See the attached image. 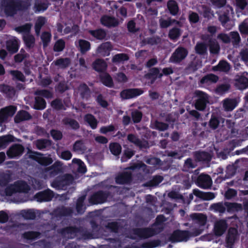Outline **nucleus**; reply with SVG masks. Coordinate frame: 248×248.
Listing matches in <instances>:
<instances>
[{
  "instance_id": "338daca9",
  "label": "nucleus",
  "mask_w": 248,
  "mask_h": 248,
  "mask_svg": "<svg viewBox=\"0 0 248 248\" xmlns=\"http://www.w3.org/2000/svg\"><path fill=\"white\" fill-rule=\"evenodd\" d=\"M10 175L8 174L0 173V186H5L8 183Z\"/></svg>"
},
{
  "instance_id": "a211bd4d",
  "label": "nucleus",
  "mask_w": 248,
  "mask_h": 248,
  "mask_svg": "<svg viewBox=\"0 0 248 248\" xmlns=\"http://www.w3.org/2000/svg\"><path fill=\"white\" fill-rule=\"evenodd\" d=\"M195 160L196 161H204L209 162L212 156L209 153L204 151H198L194 153Z\"/></svg>"
},
{
  "instance_id": "2f4dec72",
  "label": "nucleus",
  "mask_w": 248,
  "mask_h": 248,
  "mask_svg": "<svg viewBox=\"0 0 248 248\" xmlns=\"http://www.w3.org/2000/svg\"><path fill=\"white\" fill-rule=\"evenodd\" d=\"M1 92L6 95L8 98H12L15 94V90L14 88L6 85H0Z\"/></svg>"
},
{
  "instance_id": "39448f33",
  "label": "nucleus",
  "mask_w": 248,
  "mask_h": 248,
  "mask_svg": "<svg viewBox=\"0 0 248 248\" xmlns=\"http://www.w3.org/2000/svg\"><path fill=\"white\" fill-rule=\"evenodd\" d=\"M31 27V24L27 23L15 28V30L17 32L25 33L23 36V39L27 46L29 48L33 47L35 42V38L33 36L29 33Z\"/></svg>"
},
{
  "instance_id": "473e14b6",
  "label": "nucleus",
  "mask_w": 248,
  "mask_h": 248,
  "mask_svg": "<svg viewBox=\"0 0 248 248\" xmlns=\"http://www.w3.org/2000/svg\"><path fill=\"white\" fill-rule=\"evenodd\" d=\"M208 45L209 46L210 51L211 53L214 54H218L220 46L217 42L215 39H209L208 41Z\"/></svg>"
},
{
  "instance_id": "9b49d317",
  "label": "nucleus",
  "mask_w": 248,
  "mask_h": 248,
  "mask_svg": "<svg viewBox=\"0 0 248 248\" xmlns=\"http://www.w3.org/2000/svg\"><path fill=\"white\" fill-rule=\"evenodd\" d=\"M197 184L202 188L205 189L209 188L212 186V181L209 175L205 174H201L197 178Z\"/></svg>"
},
{
  "instance_id": "5fc2aeb1",
  "label": "nucleus",
  "mask_w": 248,
  "mask_h": 248,
  "mask_svg": "<svg viewBox=\"0 0 248 248\" xmlns=\"http://www.w3.org/2000/svg\"><path fill=\"white\" fill-rule=\"evenodd\" d=\"M109 149L112 154L115 155H119L121 152V146L117 143H112L110 144Z\"/></svg>"
},
{
  "instance_id": "72a5a7b5",
  "label": "nucleus",
  "mask_w": 248,
  "mask_h": 248,
  "mask_svg": "<svg viewBox=\"0 0 248 248\" xmlns=\"http://www.w3.org/2000/svg\"><path fill=\"white\" fill-rule=\"evenodd\" d=\"M214 71L219 70L224 72H228L230 69V65L225 61H220L217 66L213 67Z\"/></svg>"
},
{
  "instance_id": "c85d7f7f",
  "label": "nucleus",
  "mask_w": 248,
  "mask_h": 248,
  "mask_svg": "<svg viewBox=\"0 0 248 248\" xmlns=\"http://www.w3.org/2000/svg\"><path fill=\"white\" fill-rule=\"evenodd\" d=\"M101 21L102 24L108 27H116L119 23L115 18L108 16H104L102 17Z\"/></svg>"
},
{
  "instance_id": "774afa93",
  "label": "nucleus",
  "mask_w": 248,
  "mask_h": 248,
  "mask_svg": "<svg viewBox=\"0 0 248 248\" xmlns=\"http://www.w3.org/2000/svg\"><path fill=\"white\" fill-rule=\"evenodd\" d=\"M65 46V42L62 39L58 40L55 44L54 46V50L55 51H62Z\"/></svg>"
},
{
  "instance_id": "f03ea898",
  "label": "nucleus",
  "mask_w": 248,
  "mask_h": 248,
  "mask_svg": "<svg viewBox=\"0 0 248 248\" xmlns=\"http://www.w3.org/2000/svg\"><path fill=\"white\" fill-rule=\"evenodd\" d=\"M30 189L29 186L26 182L19 181L7 187L4 190L0 189V194L2 196H11L18 193H19L18 194V197L15 199V201L16 202H23L27 200V198L26 196L23 197L20 193H27Z\"/></svg>"
},
{
  "instance_id": "58836bf2",
  "label": "nucleus",
  "mask_w": 248,
  "mask_h": 248,
  "mask_svg": "<svg viewBox=\"0 0 248 248\" xmlns=\"http://www.w3.org/2000/svg\"><path fill=\"white\" fill-rule=\"evenodd\" d=\"M93 68L98 72H103L107 68V65L105 62L101 59H98L93 63Z\"/></svg>"
},
{
  "instance_id": "423d86ee",
  "label": "nucleus",
  "mask_w": 248,
  "mask_h": 248,
  "mask_svg": "<svg viewBox=\"0 0 248 248\" xmlns=\"http://www.w3.org/2000/svg\"><path fill=\"white\" fill-rule=\"evenodd\" d=\"M109 196V192L99 191L94 193L89 199V201L92 204L102 203L105 202Z\"/></svg>"
},
{
  "instance_id": "cd10ccee",
  "label": "nucleus",
  "mask_w": 248,
  "mask_h": 248,
  "mask_svg": "<svg viewBox=\"0 0 248 248\" xmlns=\"http://www.w3.org/2000/svg\"><path fill=\"white\" fill-rule=\"evenodd\" d=\"M193 194L204 200H210L215 198V195L212 192H203L198 189H194Z\"/></svg>"
},
{
  "instance_id": "e2e57ef3",
  "label": "nucleus",
  "mask_w": 248,
  "mask_h": 248,
  "mask_svg": "<svg viewBox=\"0 0 248 248\" xmlns=\"http://www.w3.org/2000/svg\"><path fill=\"white\" fill-rule=\"evenodd\" d=\"M79 46L80 48L81 53H84L90 48V43L87 41L80 40L79 41Z\"/></svg>"
},
{
  "instance_id": "4be33fe9",
  "label": "nucleus",
  "mask_w": 248,
  "mask_h": 248,
  "mask_svg": "<svg viewBox=\"0 0 248 248\" xmlns=\"http://www.w3.org/2000/svg\"><path fill=\"white\" fill-rule=\"evenodd\" d=\"M20 214L26 219L32 220L35 219L37 216H39L40 213L38 210L28 209L22 210Z\"/></svg>"
},
{
  "instance_id": "20e7f679",
  "label": "nucleus",
  "mask_w": 248,
  "mask_h": 248,
  "mask_svg": "<svg viewBox=\"0 0 248 248\" xmlns=\"http://www.w3.org/2000/svg\"><path fill=\"white\" fill-rule=\"evenodd\" d=\"M73 181V176L71 174H66L56 178L51 183V186L57 189H65L67 186L72 184Z\"/></svg>"
},
{
  "instance_id": "4c0bfd02",
  "label": "nucleus",
  "mask_w": 248,
  "mask_h": 248,
  "mask_svg": "<svg viewBox=\"0 0 248 248\" xmlns=\"http://www.w3.org/2000/svg\"><path fill=\"white\" fill-rule=\"evenodd\" d=\"M48 4L46 0H35L34 9L36 12L44 11L47 8Z\"/></svg>"
},
{
  "instance_id": "864d4df0",
  "label": "nucleus",
  "mask_w": 248,
  "mask_h": 248,
  "mask_svg": "<svg viewBox=\"0 0 248 248\" xmlns=\"http://www.w3.org/2000/svg\"><path fill=\"white\" fill-rule=\"evenodd\" d=\"M71 62L69 58H61L55 62V64L61 68H65L69 66Z\"/></svg>"
},
{
  "instance_id": "69168bd1",
  "label": "nucleus",
  "mask_w": 248,
  "mask_h": 248,
  "mask_svg": "<svg viewBox=\"0 0 248 248\" xmlns=\"http://www.w3.org/2000/svg\"><path fill=\"white\" fill-rule=\"evenodd\" d=\"M196 165L194 163L191 158L187 159L184 163L183 170L187 171L190 169L195 168Z\"/></svg>"
},
{
  "instance_id": "2eb2a0df",
  "label": "nucleus",
  "mask_w": 248,
  "mask_h": 248,
  "mask_svg": "<svg viewBox=\"0 0 248 248\" xmlns=\"http://www.w3.org/2000/svg\"><path fill=\"white\" fill-rule=\"evenodd\" d=\"M62 163L60 161H56L51 166L46 168L45 171L49 172L50 177H54L62 172Z\"/></svg>"
},
{
  "instance_id": "f704fd0d",
  "label": "nucleus",
  "mask_w": 248,
  "mask_h": 248,
  "mask_svg": "<svg viewBox=\"0 0 248 248\" xmlns=\"http://www.w3.org/2000/svg\"><path fill=\"white\" fill-rule=\"evenodd\" d=\"M240 233H227L226 237V247L232 248L235 240Z\"/></svg>"
},
{
  "instance_id": "c03bdc74",
  "label": "nucleus",
  "mask_w": 248,
  "mask_h": 248,
  "mask_svg": "<svg viewBox=\"0 0 248 248\" xmlns=\"http://www.w3.org/2000/svg\"><path fill=\"white\" fill-rule=\"evenodd\" d=\"M90 33L93 37L100 40L103 39L106 36V31L103 29H98L94 31H90Z\"/></svg>"
},
{
  "instance_id": "6e6d98bb",
  "label": "nucleus",
  "mask_w": 248,
  "mask_h": 248,
  "mask_svg": "<svg viewBox=\"0 0 248 248\" xmlns=\"http://www.w3.org/2000/svg\"><path fill=\"white\" fill-rule=\"evenodd\" d=\"M231 37V40L234 46L239 45L241 41L240 35L237 31H232L230 33V37Z\"/></svg>"
},
{
  "instance_id": "f257e3e1",
  "label": "nucleus",
  "mask_w": 248,
  "mask_h": 248,
  "mask_svg": "<svg viewBox=\"0 0 248 248\" xmlns=\"http://www.w3.org/2000/svg\"><path fill=\"white\" fill-rule=\"evenodd\" d=\"M89 238H93L95 236L101 234L109 243L115 246H121L124 243V237H127L137 240L146 239L153 236H156V239L150 240L141 243L140 248H155L161 245V243H166L167 236L168 233H114L117 234L113 237H109L110 233H82ZM169 237L172 243L182 241H187L190 237H195L201 233H170Z\"/></svg>"
},
{
  "instance_id": "6ab92c4d",
  "label": "nucleus",
  "mask_w": 248,
  "mask_h": 248,
  "mask_svg": "<svg viewBox=\"0 0 248 248\" xmlns=\"http://www.w3.org/2000/svg\"><path fill=\"white\" fill-rule=\"evenodd\" d=\"M127 139L130 142L139 146L140 149H147L149 147V143L146 140H141L134 135L129 134Z\"/></svg>"
},
{
  "instance_id": "6e6552de",
  "label": "nucleus",
  "mask_w": 248,
  "mask_h": 248,
  "mask_svg": "<svg viewBox=\"0 0 248 248\" xmlns=\"http://www.w3.org/2000/svg\"><path fill=\"white\" fill-rule=\"evenodd\" d=\"M16 108L14 106H9L0 110V124L6 122L9 117H12L15 113Z\"/></svg>"
},
{
  "instance_id": "412c9836",
  "label": "nucleus",
  "mask_w": 248,
  "mask_h": 248,
  "mask_svg": "<svg viewBox=\"0 0 248 248\" xmlns=\"http://www.w3.org/2000/svg\"><path fill=\"white\" fill-rule=\"evenodd\" d=\"M234 85L238 89L243 90L248 87V78L244 76H238L235 79Z\"/></svg>"
},
{
  "instance_id": "393cba45",
  "label": "nucleus",
  "mask_w": 248,
  "mask_h": 248,
  "mask_svg": "<svg viewBox=\"0 0 248 248\" xmlns=\"http://www.w3.org/2000/svg\"><path fill=\"white\" fill-rule=\"evenodd\" d=\"M192 220L201 225H204L207 222V216L201 213H194L190 215Z\"/></svg>"
},
{
  "instance_id": "09e8293b",
  "label": "nucleus",
  "mask_w": 248,
  "mask_h": 248,
  "mask_svg": "<svg viewBox=\"0 0 248 248\" xmlns=\"http://www.w3.org/2000/svg\"><path fill=\"white\" fill-rule=\"evenodd\" d=\"M197 53L200 55H204L207 52V46L203 43H198L195 47Z\"/></svg>"
},
{
  "instance_id": "4468645a",
  "label": "nucleus",
  "mask_w": 248,
  "mask_h": 248,
  "mask_svg": "<svg viewBox=\"0 0 248 248\" xmlns=\"http://www.w3.org/2000/svg\"><path fill=\"white\" fill-rule=\"evenodd\" d=\"M24 148L20 144H15L11 146L7 151V155L10 158L20 155L24 152Z\"/></svg>"
},
{
  "instance_id": "13d9d810",
  "label": "nucleus",
  "mask_w": 248,
  "mask_h": 248,
  "mask_svg": "<svg viewBox=\"0 0 248 248\" xmlns=\"http://www.w3.org/2000/svg\"><path fill=\"white\" fill-rule=\"evenodd\" d=\"M159 71L158 68H153L150 69L149 72L145 75V78H150L154 76H156L158 74V78H160L162 76V73L159 74Z\"/></svg>"
},
{
  "instance_id": "3c124183",
  "label": "nucleus",
  "mask_w": 248,
  "mask_h": 248,
  "mask_svg": "<svg viewBox=\"0 0 248 248\" xmlns=\"http://www.w3.org/2000/svg\"><path fill=\"white\" fill-rule=\"evenodd\" d=\"M225 206L222 202H218L213 204L210 206V209L214 210L216 212L222 214L224 213L226 210Z\"/></svg>"
},
{
  "instance_id": "79ce46f5",
  "label": "nucleus",
  "mask_w": 248,
  "mask_h": 248,
  "mask_svg": "<svg viewBox=\"0 0 248 248\" xmlns=\"http://www.w3.org/2000/svg\"><path fill=\"white\" fill-rule=\"evenodd\" d=\"M46 22V18L43 16L39 17L35 24V30L36 34L38 36L40 34L41 28L45 25Z\"/></svg>"
},
{
  "instance_id": "8fccbe9b",
  "label": "nucleus",
  "mask_w": 248,
  "mask_h": 248,
  "mask_svg": "<svg viewBox=\"0 0 248 248\" xmlns=\"http://www.w3.org/2000/svg\"><path fill=\"white\" fill-rule=\"evenodd\" d=\"M136 168H141L143 171L146 173H149L150 172V170L148 168L147 166L144 163L140 162V163L135 164L133 166L127 168V170H134Z\"/></svg>"
},
{
  "instance_id": "c9c22d12",
  "label": "nucleus",
  "mask_w": 248,
  "mask_h": 248,
  "mask_svg": "<svg viewBox=\"0 0 248 248\" xmlns=\"http://www.w3.org/2000/svg\"><path fill=\"white\" fill-rule=\"evenodd\" d=\"M224 205L227 207L228 212L238 211L243 210L242 205L236 202H225Z\"/></svg>"
},
{
  "instance_id": "5701e85b",
  "label": "nucleus",
  "mask_w": 248,
  "mask_h": 248,
  "mask_svg": "<svg viewBox=\"0 0 248 248\" xmlns=\"http://www.w3.org/2000/svg\"><path fill=\"white\" fill-rule=\"evenodd\" d=\"M54 212L56 216L64 217L71 216L73 213V210L70 207L62 206L56 208Z\"/></svg>"
},
{
  "instance_id": "052dcab7",
  "label": "nucleus",
  "mask_w": 248,
  "mask_h": 248,
  "mask_svg": "<svg viewBox=\"0 0 248 248\" xmlns=\"http://www.w3.org/2000/svg\"><path fill=\"white\" fill-rule=\"evenodd\" d=\"M102 81L103 83L106 86L108 87H112L113 83L111 77L108 74H105L102 76Z\"/></svg>"
},
{
  "instance_id": "37998d69",
  "label": "nucleus",
  "mask_w": 248,
  "mask_h": 248,
  "mask_svg": "<svg viewBox=\"0 0 248 248\" xmlns=\"http://www.w3.org/2000/svg\"><path fill=\"white\" fill-rule=\"evenodd\" d=\"M15 138L11 135L0 137V148L5 146L8 143L15 141Z\"/></svg>"
},
{
  "instance_id": "680f3d73",
  "label": "nucleus",
  "mask_w": 248,
  "mask_h": 248,
  "mask_svg": "<svg viewBox=\"0 0 248 248\" xmlns=\"http://www.w3.org/2000/svg\"><path fill=\"white\" fill-rule=\"evenodd\" d=\"M180 30L177 28H174L170 31L169 36L170 39L175 40L180 36Z\"/></svg>"
},
{
  "instance_id": "dca6fc26",
  "label": "nucleus",
  "mask_w": 248,
  "mask_h": 248,
  "mask_svg": "<svg viewBox=\"0 0 248 248\" xmlns=\"http://www.w3.org/2000/svg\"><path fill=\"white\" fill-rule=\"evenodd\" d=\"M9 231H25L24 232H38L35 231H28L32 228L31 225L29 224H12L8 226Z\"/></svg>"
},
{
  "instance_id": "e433bc0d",
  "label": "nucleus",
  "mask_w": 248,
  "mask_h": 248,
  "mask_svg": "<svg viewBox=\"0 0 248 248\" xmlns=\"http://www.w3.org/2000/svg\"><path fill=\"white\" fill-rule=\"evenodd\" d=\"M163 180V177L160 175H156L153 177L150 181L143 184L144 186L153 187L157 186Z\"/></svg>"
},
{
  "instance_id": "603ef678",
  "label": "nucleus",
  "mask_w": 248,
  "mask_h": 248,
  "mask_svg": "<svg viewBox=\"0 0 248 248\" xmlns=\"http://www.w3.org/2000/svg\"><path fill=\"white\" fill-rule=\"evenodd\" d=\"M168 7L170 13L173 15L177 14L178 11V7L176 2L173 0H169L168 2Z\"/></svg>"
},
{
  "instance_id": "f3484780",
  "label": "nucleus",
  "mask_w": 248,
  "mask_h": 248,
  "mask_svg": "<svg viewBox=\"0 0 248 248\" xmlns=\"http://www.w3.org/2000/svg\"><path fill=\"white\" fill-rule=\"evenodd\" d=\"M165 224L154 223L150 229H138L135 232H160L163 231Z\"/></svg>"
},
{
  "instance_id": "7c9ffc66",
  "label": "nucleus",
  "mask_w": 248,
  "mask_h": 248,
  "mask_svg": "<svg viewBox=\"0 0 248 248\" xmlns=\"http://www.w3.org/2000/svg\"><path fill=\"white\" fill-rule=\"evenodd\" d=\"M31 118L30 114L24 110L18 112L15 117L14 120L16 123H19L23 121L28 120Z\"/></svg>"
},
{
  "instance_id": "ea45409f",
  "label": "nucleus",
  "mask_w": 248,
  "mask_h": 248,
  "mask_svg": "<svg viewBox=\"0 0 248 248\" xmlns=\"http://www.w3.org/2000/svg\"><path fill=\"white\" fill-rule=\"evenodd\" d=\"M52 141L47 139L38 140L35 142V144L38 149L41 150L51 146Z\"/></svg>"
},
{
  "instance_id": "0e129e2a",
  "label": "nucleus",
  "mask_w": 248,
  "mask_h": 248,
  "mask_svg": "<svg viewBox=\"0 0 248 248\" xmlns=\"http://www.w3.org/2000/svg\"><path fill=\"white\" fill-rule=\"evenodd\" d=\"M229 13V10L228 9H226L223 12V14L220 15L219 16V20L223 25H224L230 20V18L228 16Z\"/></svg>"
},
{
  "instance_id": "bf43d9fd",
  "label": "nucleus",
  "mask_w": 248,
  "mask_h": 248,
  "mask_svg": "<svg viewBox=\"0 0 248 248\" xmlns=\"http://www.w3.org/2000/svg\"><path fill=\"white\" fill-rule=\"evenodd\" d=\"M223 233H205L204 235L201 236L200 239L202 241H210L213 239L214 236L219 237Z\"/></svg>"
},
{
  "instance_id": "aec40b11",
  "label": "nucleus",
  "mask_w": 248,
  "mask_h": 248,
  "mask_svg": "<svg viewBox=\"0 0 248 248\" xmlns=\"http://www.w3.org/2000/svg\"><path fill=\"white\" fill-rule=\"evenodd\" d=\"M112 48V46L109 42L102 43L97 48V51L102 56H108Z\"/></svg>"
},
{
  "instance_id": "f8f14e48",
  "label": "nucleus",
  "mask_w": 248,
  "mask_h": 248,
  "mask_svg": "<svg viewBox=\"0 0 248 248\" xmlns=\"http://www.w3.org/2000/svg\"><path fill=\"white\" fill-rule=\"evenodd\" d=\"M187 54V50L183 47H179L173 53L170 60L171 62H180L184 60Z\"/></svg>"
},
{
  "instance_id": "ddd939ff",
  "label": "nucleus",
  "mask_w": 248,
  "mask_h": 248,
  "mask_svg": "<svg viewBox=\"0 0 248 248\" xmlns=\"http://www.w3.org/2000/svg\"><path fill=\"white\" fill-rule=\"evenodd\" d=\"M54 196L53 192L48 189L37 193L34 198L39 202H48L51 201Z\"/></svg>"
},
{
  "instance_id": "b1692460",
  "label": "nucleus",
  "mask_w": 248,
  "mask_h": 248,
  "mask_svg": "<svg viewBox=\"0 0 248 248\" xmlns=\"http://www.w3.org/2000/svg\"><path fill=\"white\" fill-rule=\"evenodd\" d=\"M238 101L235 98H227L223 101V107L226 111L232 110L237 106Z\"/></svg>"
},
{
  "instance_id": "7ed1b4c3",
  "label": "nucleus",
  "mask_w": 248,
  "mask_h": 248,
  "mask_svg": "<svg viewBox=\"0 0 248 248\" xmlns=\"http://www.w3.org/2000/svg\"><path fill=\"white\" fill-rule=\"evenodd\" d=\"M30 5V4L25 7L18 0H5L4 12L7 16H13L16 13L18 10L27 8Z\"/></svg>"
},
{
  "instance_id": "a878e982",
  "label": "nucleus",
  "mask_w": 248,
  "mask_h": 248,
  "mask_svg": "<svg viewBox=\"0 0 248 248\" xmlns=\"http://www.w3.org/2000/svg\"><path fill=\"white\" fill-rule=\"evenodd\" d=\"M228 228V224L226 220L220 219L217 220L214 224L215 232H225Z\"/></svg>"
},
{
  "instance_id": "bb28decb",
  "label": "nucleus",
  "mask_w": 248,
  "mask_h": 248,
  "mask_svg": "<svg viewBox=\"0 0 248 248\" xmlns=\"http://www.w3.org/2000/svg\"><path fill=\"white\" fill-rule=\"evenodd\" d=\"M78 92L83 99H87L90 96V90L85 83H82L79 85L78 88Z\"/></svg>"
},
{
  "instance_id": "a18cd8bd",
  "label": "nucleus",
  "mask_w": 248,
  "mask_h": 248,
  "mask_svg": "<svg viewBox=\"0 0 248 248\" xmlns=\"http://www.w3.org/2000/svg\"><path fill=\"white\" fill-rule=\"evenodd\" d=\"M46 103L45 100L40 96L36 97L34 107L36 109H43L46 107Z\"/></svg>"
},
{
  "instance_id": "4d7b16f0",
  "label": "nucleus",
  "mask_w": 248,
  "mask_h": 248,
  "mask_svg": "<svg viewBox=\"0 0 248 248\" xmlns=\"http://www.w3.org/2000/svg\"><path fill=\"white\" fill-rule=\"evenodd\" d=\"M85 120L93 128H95L96 127L97 120L92 115L87 114L85 117Z\"/></svg>"
},
{
  "instance_id": "1a4fd4ad",
  "label": "nucleus",
  "mask_w": 248,
  "mask_h": 248,
  "mask_svg": "<svg viewBox=\"0 0 248 248\" xmlns=\"http://www.w3.org/2000/svg\"><path fill=\"white\" fill-rule=\"evenodd\" d=\"M126 171L119 173L115 177L116 183L120 185L127 184L130 183L132 180V173L129 170Z\"/></svg>"
},
{
  "instance_id": "de8ad7c7",
  "label": "nucleus",
  "mask_w": 248,
  "mask_h": 248,
  "mask_svg": "<svg viewBox=\"0 0 248 248\" xmlns=\"http://www.w3.org/2000/svg\"><path fill=\"white\" fill-rule=\"evenodd\" d=\"M218 79L217 76L214 74H209L203 77L201 80V84L207 83L209 82H216Z\"/></svg>"
},
{
  "instance_id": "49530a36",
  "label": "nucleus",
  "mask_w": 248,
  "mask_h": 248,
  "mask_svg": "<svg viewBox=\"0 0 248 248\" xmlns=\"http://www.w3.org/2000/svg\"><path fill=\"white\" fill-rule=\"evenodd\" d=\"M86 195H83L79 198L77 201L76 204V210L78 214H81L84 211V208H83V202L85 199Z\"/></svg>"
},
{
  "instance_id": "c756f323",
  "label": "nucleus",
  "mask_w": 248,
  "mask_h": 248,
  "mask_svg": "<svg viewBox=\"0 0 248 248\" xmlns=\"http://www.w3.org/2000/svg\"><path fill=\"white\" fill-rule=\"evenodd\" d=\"M6 49L12 54L16 53L18 49V44L15 39L9 40L6 43Z\"/></svg>"
},
{
  "instance_id": "a19ab883",
  "label": "nucleus",
  "mask_w": 248,
  "mask_h": 248,
  "mask_svg": "<svg viewBox=\"0 0 248 248\" xmlns=\"http://www.w3.org/2000/svg\"><path fill=\"white\" fill-rule=\"evenodd\" d=\"M106 228L108 231L113 232H117L118 231L121 230L122 226H121L119 223L117 222H108L106 226Z\"/></svg>"
},
{
  "instance_id": "0eeeda50",
  "label": "nucleus",
  "mask_w": 248,
  "mask_h": 248,
  "mask_svg": "<svg viewBox=\"0 0 248 248\" xmlns=\"http://www.w3.org/2000/svg\"><path fill=\"white\" fill-rule=\"evenodd\" d=\"M195 94L199 97L195 103L196 108L199 110H204L206 107V103L208 102L207 95L200 91H196Z\"/></svg>"
},
{
  "instance_id": "9d476101",
  "label": "nucleus",
  "mask_w": 248,
  "mask_h": 248,
  "mask_svg": "<svg viewBox=\"0 0 248 248\" xmlns=\"http://www.w3.org/2000/svg\"><path fill=\"white\" fill-rule=\"evenodd\" d=\"M143 91L140 89H127L123 90L120 93L121 97L124 99H128L140 95Z\"/></svg>"
}]
</instances>
